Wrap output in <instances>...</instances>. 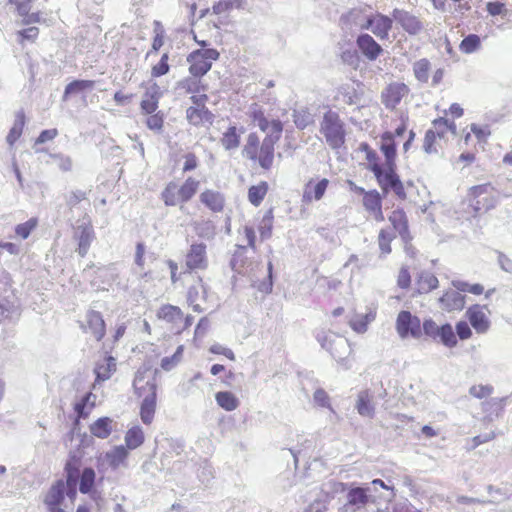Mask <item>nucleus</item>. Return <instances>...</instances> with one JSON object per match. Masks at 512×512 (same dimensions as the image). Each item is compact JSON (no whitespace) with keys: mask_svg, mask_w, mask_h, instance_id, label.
Returning <instances> with one entry per match:
<instances>
[{"mask_svg":"<svg viewBox=\"0 0 512 512\" xmlns=\"http://www.w3.org/2000/svg\"><path fill=\"white\" fill-rule=\"evenodd\" d=\"M407 131V123L402 120L395 131H385L380 135L379 149L384 156V162L367 142L358 146L363 154L364 167L374 175L383 194L393 192L400 200L407 197L404 184L397 173V143L396 136H402Z\"/></svg>","mask_w":512,"mask_h":512,"instance_id":"1","label":"nucleus"},{"mask_svg":"<svg viewBox=\"0 0 512 512\" xmlns=\"http://www.w3.org/2000/svg\"><path fill=\"white\" fill-rule=\"evenodd\" d=\"M248 116L252 124L265 133V137L261 139L256 132H250L243 145L242 156L253 166L268 171L273 167L284 123L279 118H269L263 107L256 103L250 106Z\"/></svg>","mask_w":512,"mask_h":512,"instance_id":"2","label":"nucleus"},{"mask_svg":"<svg viewBox=\"0 0 512 512\" xmlns=\"http://www.w3.org/2000/svg\"><path fill=\"white\" fill-rule=\"evenodd\" d=\"M133 386L138 397L142 398L140 405V419L145 425H150L156 413L157 384L155 376L147 374V371H138Z\"/></svg>","mask_w":512,"mask_h":512,"instance_id":"3","label":"nucleus"},{"mask_svg":"<svg viewBox=\"0 0 512 512\" xmlns=\"http://www.w3.org/2000/svg\"><path fill=\"white\" fill-rule=\"evenodd\" d=\"M200 182L194 177H187L183 183L169 181L161 192V200L166 206H179L181 209L199 190Z\"/></svg>","mask_w":512,"mask_h":512,"instance_id":"4","label":"nucleus"},{"mask_svg":"<svg viewBox=\"0 0 512 512\" xmlns=\"http://www.w3.org/2000/svg\"><path fill=\"white\" fill-rule=\"evenodd\" d=\"M193 39L201 48L188 54L186 59L189 65L188 70L193 77L201 78L211 70L213 63L219 59L220 53L214 48H206L208 43L205 40H199L196 35Z\"/></svg>","mask_w":512,"mask_h":512,"instance_id":"5","label":"nucleus"},{"mask_svg":"<svg viewBox=\"0 0 512 512\" xmlns=\"http://www.w3.org/2000/svg\"><path fill=\"white\" fill-rule=\"evenodd\" d=\"M467 202L475 215L487 213L498 204V191L487 182L470 187L467 191Z\"/></svg>","mask_w":512,"mask_h":512,"instance_id":"6","label":"nucleus"},{"mask_svg":"<svg viewBox=\"0 0 512 512\" xmlns=\"http://www.w3.org/2000/svg\"><path fill=\"white\" fill-rule=\"evenodd\" d=\"M320 132L331 149L342 148L346 141L345 124L338 113L327 111L320 123Z\"/></svg>","mask_w":512,"mask_h":512,"instance_id":"7","label":"nucleus"},{"mask_svg":"<svg viewBox=\"0 0 512 512\" xmlns=\"http://www.w3.org/2000/svg\"><path fill=\"white\" fill-rule=\"evenodd\" d=\"M158 320L165 322L175 334H181L192 325L193 317L185 315L180 307L164 304L157 310Z\"/></svg>","mask_w":512,"mask_h":512,"instance_id":"8","label":"nucleus"},{"mask_svg":"<svg viewBox=\"0 0 512 512\" xmlns=\"http://www.w3.org/2000/svg\"><path fill=\"white\" fill-rule=\"evenodd\" d=\"M193 105L186 110L188 123L195 127L210 126L214 122V114L207 108L208 95L195 94L190 97Z\"/></svg>","mask_w":512,"mask_h":512,"instance_id":"9","label":"nucleus"},{"mask_svg":"<svg viewBox=\"0 0 512 512\" xmlns=\"http://www.w3.org/2000/svg\"><path fill=\"white\" fill-rule=\"evenodd\" d=\"M78 324L81 331L93 341L100 342L106 335V322L99 311L87 310Z\"/></svg>","mask_w":512,"mask_h":512,"instance_id":"10","label":"nucleus"},{"mask_svg":"<svg viewBox=\"0 0 512 512\" xmlns=\"http://www.w3.org/2000/svg\"><path fill=\"white\" fill-rule=\"evenodd\" d=\"M184 260V274L206 270L209 266L206 244L192 243L185 254Z\"/></svg>","mask_w":512,"mask_h":512,"instance_id":"11","label":"nucleus"},{"mask_svg":"<svg viewBox=\"0 0 512 512\" xmlns=\"http://www.w3.org/2000/svg\"><path fill=\"white\" fill-rule=\"evenodd\" d=\"M396 331L402 338H419L422 335L421 321L409 311H400L396 319Z\"/></svg>","mask_w":512,"mask_h":512,"instance_id":"12","label":"nucleus"},{"mask_svg":"<svg viewBox=\"0 0 512 512\" xmlns=\"http://www.w3.org/2000/svg\"><path fill=\"white\" fill-rule=\"evenodd\" d=\"M490 311L487 305L473 304L466 310V318L477 334H486L490 327Z\"/></svg>","mask_w":512,"mask_h":512,"instance_id":"13","label":"nucleus"},{"mask_svg":"<svg viewBox=\"0 0 512 512\" xmlns=\"http://www.w3.org/2000/svg\"><path fill=\"white\" fill-rule=\"evenodd\" d=\"M409 87L402 82H392L381 92V101L387 109H395L409 94Z\"/></svg>","mask_w":512,"mask_h":512,"instance_id":"14","label":"nucleus"},{"mask_svg":"<svg viewBox=\"0 0 512 512\" xmlns=\"http://www.w3.org/2000/svg\"><path fill=\"white\" fill-rule=\"evenodd\" d=\"M329 183V180L326 178L309 179L303 188L302 201L305 203H311L313 201L321 200L326 193Z\"/></svg>","mask_w":512,"mask_h":512,"instance_id":"15","label":"nucleus"},{"mask_svg":"<svg viewBox=\"0 0 512 512\" xmlns=\"http://www.w3.org/2000/svg\"><path fill=\"white\" fill-rule=\"evenodd\" d=\"M74 237L78 242V254L81 257H85L89 251L91 243L95 238V233L91 222L87 221L78 225L75 228Z\"/></svg>","mask_w":512,"mask_h":512,"instance_id":"16","label":"nucleus"},{"mask_svg":"<svg viewBox=\"0 0 512 512\" xmlns=\"http://www.w3.org/2000/svg\"><path fill=\"white\" fill-rule=\"evenodd\" d=\"M362 204L365 211L372 219L376 222L384 221L382 197L376 189L368 190V192L365 193V196L362 198Z\"/></svg>","mask_w":512,"mask_h":512,"instance_id":"17","label":"nucleus"},{"mask_svg":"<svg viewBox=\"0 0 512 512\" xmlns=\"http://www.w3.org/2000/svg\"><path fill=\"white\" fill-rule=\"evenodd\" d=\"M161 96L159 85L156 82L151 83L140 101V113L144 116L158 111Z\"/></svg>","mask_w":512,"mask_h":512,"instance_id":"18","label":"nucleus"},{"mask_svg":"<svg viewBox=\"0 0 512 512\" xmlns=\"http://www.w3.org/2000/svg\"><path fill=\"white\" fill-rule=\"evenodd\" d=\"M200 203L212 213H222L226 200L223 193L214 189H205L199 194Z\"/></svg>","mask_w":512,"mask_h":512,"instance_id":"19","label":"nucleus"},{"mask_svg":"<svg viewBox=\"0 0 512 512\" xmlns=\"http://www.w3.org/2000/svg\"><path fill=\"white\" fill-rule=\"evenodd\" d=\"M393 20L388 16L377 13L367 19L366 25L363 28L371 29L380 39H386L390 30L392 29Z\"/></svg>","mask_w":512,"mask_h":512,"instance_id":"20","label":"nucleus"},{"mask_svg":"<svg viewBox=\"0 0 512 512\" xmlns=\"http://www.w3.org/2000/svg\"><path fill=\"white\" fill-rule=\"evenodd\" d=\"M439 303L444 311H461L465 307V296L456 290L449 289L439 298Z\"/></svg>","mask_w":512,"mask_h":512,"instance_id":"21","label":"nucleus"},{"mask_svg":"<svg viewBox=\"0 0 512 512\" xmlns=\"http://www.w3.org/2000/svg\"><path fill=\"white\" fill-rule=\"evenodd\" d=\"M392 16L409 34H417L422 29L420 20L407 11L394 9Z\"/></svg>","mask_w":512,"mask_h":512,"instance_id":"22","label":"nucleus"},{"mask_svg":"<svg viewBox=\"0 0 512 512\" xmlns=\"http://www.w3.org/2000/svg\"><path fill=\"white\" fill-rule=\"evenodd\" d=\"M357 46L369 60H376L382 53V47L369 34H361L357 38Z\"/></svg>","mask_w":512,"mask_h":512,"instance_id":"23","label":"nucleus"},{"mask_svg":"<svg viewBox=\"0 0 512 512\" xmlns=\"http://www.w3.org/2000/svg\"><path fill=\"white\" fill-rule=\"evenodd\" d=\"M116 370V362L112 356L105 357L102 361L96 363L94 372L96 374L93 388L98 383L108 380Z\"/></svg>","mask_w":512,"mask_h":512,"instance_id":"24","label":"nucleus"},{"mask_svg":"<svg viewBox=\"0 0 512 512\" xmlns=\"http://www.w3.org/2000/svg\"><path fill=\"white\" fill-rule=\"evenodd\" d=\"M96 395L91 391L86 393L79 401L74 404V411L77 415L76 421L86 419L96 406Z\"/></svg>","mask_w":512,"mask_h":512,"instance_id":"25","label":"nucleus"},{"mask_svg":"<svg viewBox=\"0 0 512 512\" xmlns=\"http://www.w3.org/2000/svg\"><path fill=\"white\" fill-rule=\"evenodd\" d=\"M89 430L94 437L106 439L113 431V420L110 417H100L90 424Z\"/></svg>","mask_w":512,"mask_h":512,"instance_id":"26","label":"nucleus"},{"mask_svg":"<svg viewBox=\"0 0 512 512\" xmlns=\"http://www.w3.org/2000/svg\"><path fill=\"white\" fill-rule=\"evenodd\" d=\"M389 221L402 238L409 236L408 219L402 208L393 210L389 215Z\"/></svg>","mask_w":512,"mask_h":512,"instance_id":"27","label":"nucleus"},{"mask_svg":"<svg viewBox=\"0 0 512 512\" xmlns=\"http://www.w3.org/2000/svg\"><path fill=\"white\" fill-rule=\"evenodd\" d=\"M355 407L361 416L369 418L374 416L375 408L373 404V395L369 390L361 391L358 394Z\"/></svg>","mask_w":512,"mask_h":512,"instance_id":"28","label":"nucleus"},{"mask_svg":"<svg viewBox=\"0 0 512 512\" xmlns=\"http://www.w3.org/2000/svg\"><path fill=\"white\" fill-rule=\"evenodd\" d=\"M437 277L428 271L421 272L416 279V290L418 294H426L438 287Z\"/></svg>","mask_w":512,"mask_h":512,"instance_id":"29","label":"nucleus"},{"mask_svg":"<svg viewBox=\"0 0 512 512\" xmlns=\"http://www.w3.org/2000/svg\"><path fill=\"white\" fill-rule=\"evenodd\" d=\"M247 247L246 246H238L235 250L233 257L231 259V267L238 273H247L248 268L252 266V262H249L247 259Z\"/></svg>","mask_w":512,"mask_h":512,"instance_id":"30","label":"nucleus"},{"mask_svg":"<svg viewBox=\"0 0 512 512\" xmlns=\"http://www.w3.org/2000/svg\"><path fill=\"white\" fill-rule=\"evenodd\" d=\"M128 455L129 451L127 448H125L124 445H119L107 452L105 457L109 466L113 469H117L126 464Z\"/></svg>","mask_w":512,"mask_h":512,"instance_id":"31","label":"nucleus"},{"mask_svg":"<svg viewBox=\"0 0 512 512\" xmlns=\"http://www.w3.org/2000/svg\"><path fill=\"white\" fill-rule=\"evenodd\" d=\"M64 486L63 480H58L50 487L44 498L47 507L61 505L64 500Z\"/></svg>","mask_w":512,"mask_h":512,"instance_id":"32","label":"nucleus"},{"mask_svg":"<svg viewBox=\"0 0 512 512\" xmlns=\"http://www.w3.org/2000/svg\"><path fill=\"white\" fill-rule=\"evenodd\" d=\"M269 191V184L266 181H260L248 189V201L255 207H259Z\"/></svg>","mask_w":512,"mask_h":512,"instance_id":"33","label":"nucleus"},{"mask_svg":"<svg viewBox=\"0 0 512 512\" xmlns=\"http://www.w3.org/2000/svg\"><path fill=\"white\" fill-rule=\"evenodd\" d=\"M81 461L79 458L72 456L65 464L64 471L66 475V485L76 486L80 478Z\"/></svg>","mask_w":512,"mask_h":512,"instance_id":"34","label":"nucleus"},{"mask_svg":"<svg viewBox=\"0 0 512 512\" xmlns=\"http://www.w3.org/2000/svg\"><path fill=\"white\" fill-rule=\"evenodd\" d=\"M430 130L435 131L437 138L445 142L448 132L456 134V124L445 117H439L432 121V128Z\"/></svg>","mask_w":512,"mask_h":512,"instance_id":"35","label":"nucleus"},{"mask_svg":"<svg viewBox=\"0 0 512 512\" xmlns=\"http://www.w3.org/2000/svg\"><path fill=\"white\" fill-rule=\"evenodd\" d=\"M215 400L219 407L228 412L236 410L240 405L237 396L230 391L217 392L215 394Z\"/></svg>","mask_w":512,"mask_h":512,"instance_id":"36","label":"nucleus"},{"mask_svg":"<svg viewBox=\"0 0 512 512\" xmlns=\"http://www.w3.org/2000/svg\"><path fill=\"white\" fill-rule=\"evenodd\" d=\"M124 440V447L127 448V450H134L140 447L145 440V435L142 428L138 425L129 428L125 433Z\"/></svg>","mask_w":512,"mask_h":512,"instance_id":"37","label":"nucleus"},{"mask_svg":"<svg viewBox=\"0 0 512 512\" xmlns=\"http://www.w3.org/2000/svg\"><path fill=\"white\" fill-rule=\"evenodd\" d=\"M376 312L369 310L365 314H357L350 320V327L357 333H364L367 331L368 325L375 320Z\"/></svg>","mask_w":512,"mask_h":512,"instance_id":"38","label":"nucleus"},{"mask_svg":"<svg viewBox=\"0 0 512 512\" xmlns=\"http://www.w3.org/2000/svg\"><path fill=\"white\" fill-rule=\"evenodd\" d=\"M26 123V116L23 111H19L15 115L13 126L11 127L8 135L7 142L13 145L22 135Z\"/></svg>","mask_w":512,"mask_h":512,"instance_id":"39","label":"nucleus"},{"mask_svg":"<svg viewBox=\"0 0 512 512\" xmlns=\"http://www.w3.org/2000/svg\"><path fill=\"white\" fill-rule=\"evenodd\" d=\"M95 86L94 80H73L68 83L64 90V98H68L71 95H76L85 91L92 90Z\"/></svg>","mask_w":512,"mask_h":512,"instance_id":"40","label":"nucleus"},{"mask_svg":"<svg viewBox=\"0 0 512 512\" xmlns=\"http://www.w3.org/2000/svg\"><path fill=\"white\" fill-rule=\"evenodd\" d=\"M221 145L226 150H234L240 145V134L236 126H229L222 134L220 139Z\"/></svg>","mask_w":512,"mask_h":512,"instance_id":"41","label":"nucleus"},{"mask_svg":"<svg viewBox=\"0 0 512 512\" xmlns=\"http://www.w3.org/2000/svg\"><path fill=\"white\" fill-rule=\"evenodd\" d=\"M96 473L93 468H84L79 478V490L83 494L91 492L94 487Z\"/></svg>","mask_w":512,"mask_h":512,"instance_id":"42","label":"nucleus"},{"mask_svg":"<svg viewBox=\"0 0 512 512\" xmlns=\"http://www.w3.org/2000/svg\"><path fill=\"white\" fill-rule=\"evenodd\" d=\"M368 489L357 487L349 490L347 494L348 504L363 507L369 502Z\"/></svg>","mask_w":512,"mask_h":512,"instance_id":"43","label":"nucleus"},{"mask_svg":"<svg viewBox=\"0 0 512 512\" xmlns=\"http://www.w3.org/2000/svg\"><path fill=\"white\" fill-rule=\"evenodd\" d=\"M437 338L446 347L453 348L457 345L458 340L452 326L449 323L440 326Z\"/></svg>","mask_w":512,"mask_h":512,"instance_id":"44","label":"nucleus"},{"mask_svg":"<svg viewBox=\"0 0 512 512\" xmlns=\"http://www.w3.org/2000/svg\"><path fill=\"white\" fill-rule=\"evenodd\" d=\"M481 47V39L476 34H469L459 44V49L464 54H471L479 50Z\"/></svg>","mask_w":512,"mask_h":512,"instance_id":"45","label":"nucleus"},{"mask_svg":"<svg viewBox=\"0 0 512 512\" xmlns=\"http://www.w3.org/2000/svg\"><path fill=\"white\" fill-rule=\"evenodd\" d=\"M431 65L427 59H420L413 65V71L416 79L420 82H427L429 78Z\"/></svg>","mask_w":512,"mask_h":512,"instance_id":"46","label":"nucleus"},{"mask_svg":"<svg viewBox=\"0 0 512 512\" xmlns=\"http://www.w3.org/2000/svg\"><path fill=\"white\" fill-rule=\"evenodd\" d=\"M145 116V124L147 128L155 132H160L163 129L165 120V115L163 111L158 110L156 112H153L152 114H148Z\"/></svg>","mask_w":512,"mask_h":512,"instance_id":"47","label":"nucleus"},{"mask_svg":"<svg viewBox=\"0 0 512 512\" xmlns=\"http://www.w3.org/2000/svg\"><path fill=\"white\" fill-rule=\"evenodd\" d=\"M38 218L32 217L24 223H20L15 227V234L21 239H27L31 232L38 226Z\"/></svg>","mask_w":512,"mask_h":512,"instance_id":"48","label":"nucleus"},{"mask_svg":"<svg viewBox=\"0 0 512 512\" xmlns=\"http://www.w3.org/2000/svg\"><path fill=\"white\" fill-rule=\"evenodd\" d=\"M442 142L437 138L435 131L428 130L424 137L423 148L427 153L437 152L438 148L442 147Z\"/></svg>","mask_w":512,"mask_h":512,"instance_id":"49","label":"nucleus"},{"mask_svg":"<svg viewBox=\"0 0 512 512\" xmlns=\"http://www.w3.org/2000/svg\"><path fill=\"white\" fill-rule=\"evenodd\" d=\"M272 262L268 263L267 277L262 281H253V287L263 294H269L272 292L273 281H272Z\"/></svg>","mask_w":512,"mask_h":512,"instance_id":"50","label":"nucleus"},{"mask_svg":"<svg viewBox=\"0 0 512 512\" xmlns=\"http://www.w3.org/2000/svg\"><path fill=\"white\" fill-rule=\"evenodd\" d=\"M29 10H30V1L17 3L18 14L24 17L23 22L25 24H29L32 22H39L40 21L39 13L29 14Z\"/></svg>","mask_w":512,"mask_h":512,"instance_id":"51","label":"nucleus"},{"mask_svg":"<svg viewBox=\"0 0 512 512\" xmlns=\"http://www.w3.org/2000/svg\"><path fill=\"white\" fill-rule=\"evenodd\" d=\"M170 70L169 66V55L168 53H164L159 62L152 66L151 68V76L152 77H161L163 75H166Z\"/></svg>","mask_w":512,"mask_h":512,"instance_id":"52","label":"nucleus"},{"mask_svg":"<svg viewBox=\"0 0 512 512\" xmlns=\"http://www.w3.org/2000/svg\"><path fill=\"white\" fill-rule=\"evenodd\" d=\"M293 122L298 129L303 130L313 123V119L308 111L299 110L294 112Z\"/></svg>","mask_w":512,"mask_h":512,"instance_id":"53","label":"nucleus"},{"mask_svg":"<svg viewBox=\"0 0 512 512\" xmlns=\"http://www.w3.org/2000/svg\"><path fill=\"white\" fill-rule=\"evenodd\" d=\"M273 220L274 216L272 210L267 211L266 214L263 216L259 226V232L263 239L271 236Z\"/></svg>","mask_w":512,"mask_h":512,"instance_id":"54","label":"nucleus"},{"mask_svg":"<svg viewBox=\"0 0 512 512\" xmlns=\"http://www.w3.org/2000/svg\"><path fill=\"white\" fill-rule=\"evenodd\" d=\"M394 236L386 229H381L378 235V245L381 252L385 255L391 252V242Z\"/></svg>","mask_w":512,"mask_h":512,"instance_id":"55","label":"nucleus"},{"mask_svg":"<svg viewBox=\"0 0 512 512\" xmlns=\"http://www.w3.org/2000/svg\"><path fill=\"white\" fill-rule=\"evenodd\" d=\"M455 335L462 341L468 340L472 337L473 332L468 322L461 320L456 323Z\"/></svg>","mask_w":512,"mask_h":512,"instance_id":"56","label":"nucleus"},{"mask_svg":"<svg viewBox=\"0 0 512 512\" xmlns=\"http://www.w3.org/2000/svg\"><path fill=\"white\" fill-rule=\"evenodd\" d=\"M39 35V29L37 27H29L27 29L18 31V42L24 45L26 41L34 42Z\"/></svg>","mask_w":512,"mask_h":512,"instance_id":"57","label":"nucleus"},{"mask_svg":"<svg viewBox=\"0 0 512 512\" xmlns=\"http://www.w3.org/2000/svg\"><path fill=\"white\" fill-rule=\"evenodd\" d=\"M240 6V0H220L212 7L215 14H222L234 7Z\"/></svg>","mask_w":512,"mask_h":512,"instance_id":"58","label":"nucleus"},{"mask_svg":"<svg viewBox=\"0 0 512 512\" xmlns=\"http://www.w3.org/2000/svg\"><path fill=\"white\" fill-rule=\"evenodd\" d=\"M183 353V346H179L171 357H165L161 360V368L165 371L171 370L179 362Z\"/></svg>","mask_w":512,"mask_h":512,"instance_id":"59","label":"nucleus"},{"mask_svg":"<svg viewBox=\"0 0 512 512\" xmlns=\"http://www.w3.org/2000/svg\"><path fill=\"white\" fill-rule=\"evenodd\" d=\"M209 352L212 353V354H215V355H223L224 357H226L230 361H235L236 360L235 353L233 352L232 349H230L228 347H225V346H222V345H220L218 343L211 345L209 347Z\"/></svg>","mask_w":512,"mask_h":512,"instance_id":"60","label":"nucleus"},{"mask_svg":"<svg viewBox=\"0 0 512 512\" xmlns=\"http://www.w3.org/2000/svg\"><path fill=\"white\" fill-rule=\"evenodd\" d=\"M493 392V387L490 385H474L470 388L469 393L478 399L486 398Z\"/></svg>","mask_w":512,"mask_h":512,"instance_id":"61","label":"nucleus"},{"mask_svg":"<svg viewBox=\"0 0 512 512\" xmlns=\"http://www.w3.org/2000/svg\"><path fill=\"white\" fill-rule=\"evenodd\" d=\"M199 165V159L195 153H187L184 155V165L182 171L184 173L195 170Z\"/></svg>","mask_w":512,"mask_h":512,"instance_id":"62","label":"nucleus"},{"mask_svg":"<svg viewBox=\"0 0 512 512\" xmlns=\"http://www.w3.org/2000/svg\"><path fill=\"white\" fill-rule=\"evenodd\" d=\"M86 199V193L81 190L72 191L66 200L67 206L69 209L75 208L79 203Z\"/></svg>","mask_w":512,"mask_h":512,"instance_id":"63","label":"nucleus"},{"mask_svg":"<svg viewBox=\"0 0 512 512\" xmlns=\"http://www.w3.org/2000/svg\"><path fill=\"white\" fill-rule=\"evenodd\" d=\"M397 284L401 289H408L411 285V275L407 267H402L399 270L397 277Z\"/></svg>","mask_w":512,"mask_h":512,"instance_id":"64","label":"nucleus"}]
</instances>
